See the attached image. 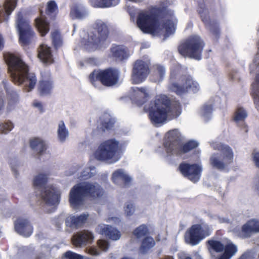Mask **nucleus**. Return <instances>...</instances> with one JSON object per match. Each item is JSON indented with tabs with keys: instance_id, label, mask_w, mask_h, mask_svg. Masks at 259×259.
Instances as JSON below:
<instances>
[{
	"instance_id": "obj_1",
	"label": "nucleus",
	"mask_w": 259,
	"mask_h": 259,
	"mask_svg": "<svg viewBox=\"0 0 259 259\" xmlns=\"http://www.w3.org/2000/svg\"><path fill=\"white\" fill-rule=\"evenodd\" d=\"M149 113V118L154 124L163 123L168 116L176 118L181 114V106L179 101L170 100L164 95L156 96L148 107H144Z\"/></svg>"
},
{
	"instance_id": "obj_2",
	"label": "nucleus",
	"mask_w": 259,
	"mask_h": 259,
	"mask_svg": "<svg viewBox=\"0 0 259 259\" xmlns=\"http://www.w3.org/2000/svg\"><path fill=\"white\" fill-rule=\"evenodd\" d=\"M4 58L14 83L23 84L28 91L34 89L37 81L36 76L34 73L29 72L28 66L20 57L8 52L4 53Z\"/></svg>"
},
{
	"instance_id": "obj_3",
	"label": "nucleus",
	"mask_w": 259,
	"mask_h": 259,
	"mask_svg": "<svg viewBox=\"0 0 259 259\" xmlns=\"http://www.w3.org/2000/svg\"><path fill=\"white\" fill-rule=\"evenodd\" d=\"M103 193V189L97 183H79L71 188L69 193V202L72 207L76 208L83 205L85 197L99 198Z\"/></svg>"
},
{
	"instance_id": "obj_4",
	"label": "nucleus",
	"mask_w": 259,
	"mask_h": 259,
	"mask_svg": "<svg viewBox=\"0 0 259 259\" xmlns=\"http://www.w3.org/2000/svg\"><path fill=\"white\" fill-rule=\"evenodd\" d=\"M167 139L163 143L166 153L168 155L181 156L195 149L198 143L193 140H190L182 144L181 135L177 130H172L166 133Z\"/></svg>"
},
{
	"instance_id": "obj_5",
	"label": "nucleus",
	"mask_w": 259,
	"mask_h": 259,
	"mask_svg": "<svg viewBox=\"0 0 259 259\" xmlns=\"http://www.w3.org/2000/svg\"><path fill=\"white\" fill-rule=\"evenodd\" d=\"M120 71L115 67H108L103 69H94L89 75L88 79L95 87L100 84L105 87H112L119 82Z\"/></svg>"
},
{
	"instance_id": "obj_6",
	"label": "nucleus",
	"mask_w": 259,
	"mask_h": 259,
	"mask_svg": "<svg viewBox=\"0 0 259 259\" xmlns=\"http://www.w3.org/2000/svg\"><path fill=\"white\" fill-rule=\"evenodd\" d=\"M205 46L202 39L198 35H191L179 45L178 51L184 57L200 60Z\"/></svg>"
},
{
	"instance_id": "obj_7",
	"label": "nucleus",
	"mask_w": 259,
	"mask_h": 259,
	"mask_svg": "<svg viewBox=\"0 0 259 259\" xmlns=\"http://www.w3.org/2000/svg\"><path fill=\"white\" fill-rule=\"evenodd\" d=\"M121 145L114 138L108 139L101 142L95 152V157L101 161L118 160L117 154L121 150Z\"/></svg>"
},
{
	"instance_id": "obj_8",
	"label": "nucleus",
	"mask_w": 259,
	"mask_h": 259,
	"mask_svg": "<svg viewBox=\"0 0 259 259\" xmlns=\"http://www.w3.org/2000/svg\"><path fill=\"white\" fill-rule=\"evenodd\" d=\"M109 35V30L107 25L104 22L97 23L94 30L89 33L84 45L87 49L96 50L102 46Z\"/></svg>"
},
{
	"instance_id": "obj_9",
	"label": "nucleus",
	"mask_w": 259,
	"mask_h": 259,
	"mask_svg": "<svg viewBox=\"0 0 259 259\" xmlns=\"http://www.w3.org/2000/svg\"><path fill=\"white\" fill-rule=\"evenodd\" d=\"M212 233L211 227L207 224L202 223L192 225L184 234L185 242L192 246L199 243L203 239L209 236Z\"/></svg>"
},
{
	"instance_id": "obj_10",
	"label": "nucleus",
	"mask_w": 259,
	"mask_h": 259,
	"mask_svg": "<svg viewBox=\"0 0 259 259\" xmlns=\"http://www.w3.org/2000/svg\"><path fill=\"white\" fill-rule=\"evenodd\" d=\"M160 12V9H157L153 12L139 13L137 18L138 27L146 33L155 32L159 25L158 13Z\"/></svg>"
},
{
	"instance_id": "obj_11",
	"label": "nucleus",
	"mask_w": 259,
	"mask_h": 259,
	"mask_svg": "<svg viewBox=\"0 0 259 259\" xmlns=\"http://www.w3.org/2000/svg\"><path fill=\"white\" fill-rule=\"evenodd\" d=\"M214 149L221 152V156L222 158L221 160L220 157L218 154H214L210 158V164L213 168L223 170L233 162L232 150L229 146L221 143L215 145L214 146Z\"/></svg>"
},
{
	"instance_id": "obj_12",
	"label": "nucleus",
	"mask_w": 259,
	"mask_h": 259,
	"mask_svg": "<svg viewBox=\"0 0 259 259\" xmlns=\"http://www.w3.org/2000/svg\"><path fill=\"white\" fill-rule=\"evenodd\" d=\"M16 23L19 32L20 44L23 46L28 45L35 33L29 24V21L24 18L22 12L17 13Z\"/></svg>"
},
{
	"instance_id": "obj_13",
	"label": "nucleus",
	"mask_w": 259,
	"mask_h": 259,
	"mask_svg": "<svg viewBox=\"0 0 259 259\" xmlns=\"http://www.w3.org/2000/svg\"><path fill=\"white\" fill-rule=\"evenodd\" d=\"M198 6L197 12L201 21L205 27L209 28L213 39L218 40L221 35V30L218 22L215 20H211L207 15L204 14L206 9L203 0H200L198 2Z\"/></svg>"
},
{
	"instance_id": "obj_14",
	"label": "nucleus",
	"mask_w": 259,
	"mask_h": 259,
	"mask_svg": "<svg viewBox=\"0 0 259 259\" xmlns=\"http://www.w3.org/2000/svg\"><path fill=\"white\" fill-rule=\"evenodd\" d=\"M181 80L182 82L181 85L176 82L170 83L169 85L170 91L179 96L187 93L189 90L194 93L198 91V83L194 81L190 76L182 75L181 77Z\"/></svg>"
},
{
	"instance_id": "obj_15",
	"label": "nucleus",
	"mask_w": 259,
	"mask_h": 259,
	"mask_svg": "<svg viewBox=\"0 0 259 259\" xmlns=\"http://www.w3.org/2000/svg\"><path fill=\"white\" fill-rule=\"evenodd\" d=\"M178 170L183 177L195 183L200 179L202 167L199 164H190L183 162L180 164Z\"/></svg>"
},
{
	"instance_id": "obj_16",
	"label": "nucleus",
	"mask_w": 259,
	"mask_h": 259,
	"mask_svg": "<svg viewBox=\"0 0 259 259\" xmlns=\"http://www.w3.org/2000/svg\"><path fill=\"white\" fill-rule=\"evenodd\" d=\"M150 73L149 64L142 60H136L134 64L131 75L133 84L143 82Z\"/></svg>"
},
{
	"instance_id": "obj_17",
	"label": "nucleus",
	"mask_w": 259,
	"mask_h": 259,
	"mask_svg": "<svg viewBox=\"0 0 259 259\" xmlns=\"http://www.w3.org/2000/svg\"><path fill=\"white\" fill-rule=\"evenodd\" d=\"M60 191L52 186L45 188L44 191L41 192L42 199L49 205L58 204L60 202Z\"/></svg>"
},
{
	"instance_id": "obj_18",
	"label": "nucleus",
	"mask_w": 259,
	"mask_h": 259,
	"mask_svg": "<svg viewBox=\"0 0 259 259\" xmlns=\"http://www.w3.org/2000/svg\"><path fill=\"white\" fill-rule=\"evenodd\" d=\"M130 56L128 49L123 45L112 44L109 49V57L115 61L122 62Z\"/></svg>"
},
{
	"instance_id": "obj_19",
	"label": "nucleus",
	"mask_w": 259,
	"mask_h": 259,
	"mask_svg": "<svg viewBox=\"0 0 259 259\" xmlns=\"http://www.w3.org/2000/svg\"><path fill=\"white\" fill-rule=\"evenodd\" d=\"M15 231L26 237H29L33 233V227L27 219L19 217L14 222Z\"/></svg>"
},
{
	"instance_id": "obj_20",
	"label": "nucleus",
	"mask_w": 259,
	"mask_h": 259,
	"mask_svg": "<svg viewBox=\"0 0 259 259\" xmlns=\"http://www.w3.org/2000/svg\"><path fill=\"white\" fill-rule=\"evenodd\" d=\"M256 233H259V221L251 219L242 226L240 234L242 238H248Z\"/></svg>"
},
{
	"instance_id": "obj_21",
	"label": "nucleus",
	"mask_w": 259,
	"mask_h": 259,
	"mask_svg": "<svg viewBox=\"0 0 259 259\" xmlns=\"http://www.w3.org/2000/svg\"><path fill=\"white\" fill-rule=\"evenodd\" d=\"M93 239L94 236L91 232L84 230L74 235L72 238V242L75 246L80 247L92 243Z\"/></svg>"
},
{
	"instance_id": "obj_22",
	"label": "nucleus",
	"mask_w": 259,
	"mask_h": 259,
	"mask_svg": "<svg viewBox=\"0 0 259 259\" xmlns=\"http://www.w3.org/2000/svg\"><path fill=\"white\" fill-rule=\"evenodd\" d=\"M134 93V100L136 104L141 106L144 104L149 97V93L146 87H135L133 88Z\"/></svg>"
},
{
	"instance_id": "obj_23",
	"label": "nucleus",
	"mask_w": 259,
	"mask_h": 259,
	"mask_svg": "<svg viewBox=\"0 0 259 259\" xmlns=\"http://www.w3.org/2000/svg\"><path fill=\"white\" fill-rule=\"evenodd\" d=\"M18 0H6L4 6H0V23L7 20L15 9Z\"/></svg>"
},
{
	"instance_id": "obj_24",
	"label": "nucleus",
	"mask_w": 259,
	"mask_h": 259,
	"mask_svg": "<svg viewBox=\"0 0 259 259\" xmlns=\"http://www.w3.org/2000/svg\"><path fill=\"white\" fill-rule=\"evenodd\" d=\"M35 24L41 36H45L49 32L50 23L46 20L42 10H40V16L35 19Z\"/></svg>"
},
{
	"instance_id": "obj_25",
	"label": "nucleus",
	"mask_w": 259,
	"mask_h": 259,
	"mask_svg": "<svg viewBox=\"0 0 259 259\" xmlns=\"http://www.w3.org/2000/svg\"><path fill=\"white\" fill-rule=\"evenodd\" d=\"M88 214H82L77 217L69 216L65 220V225L71 228H78L81 226L87 221Z\"/></svg>"
},
{
	"instance_id": "obj_26",
	"label": "nucleus",
	"mask_w": 259,
	"mask_h": 259,
	"mask_svg": "<svg viewBox=\"0 0 259 259\" xmlns=\"http://www.w3.org/2000/svg\"><path fill=\"white\" fill-rule=\"evenodd\" d=\"M29 144L30 148L39 155L45 152L47 148L45 142L38 137L30 139Z\"/></svg>"
},
{
	"instance_id": "obj_27",
	"label": "nucleus",
	"mask_w": 259,
	"mask_h": 259,
	"mask_svg": "<svg viewBox=\"0 0 259 259\" xmlns=\"http://www.w3.org/2000/svg\"><path fill=\"white\" fill-rule=\"evenodd\" d=\"M165 74V68L160 65H156L152 68L150 80L153 82L159 83L163 79Z\"/></svg>"
},
{
	"instance_id": "obj_28",
	"label": "nucleus",
	"mask_w": 259,
	"mask_h": 259,
	"mask_svg": "<svg viewBox=\"0 0 259 259\" xmlns=\"http://www.w3.org/2000/svg\"><path fill=\"white\" fill-rule=\"evenodd\" d=\"M99 229L101 234L104 235L113 240L119 239L121 236V234L119 231L109 225L100 226Z\"/></svg>"
},
{
	"instance_id": "obj_29",
	"label": "nucleus",
	"mask_w": 259,
	"mask_h": 259,
	"mask_svg": "<svg viewBox=\"0 0 259 259\" xmlns=\"http://www.w3.org/2000/svg\"><path fill=\"white\" fill-rule=\"evenodd\" d=\"M38 56L44 63H51L53 61L51 48L47 46L41 45L40 46Z\"/></svg>"
},
{
	"instance_id": "obj_30",
	"label": "nucleus",
	"mask_w": 259,
	"mask_h": 259,
	"mask_svg": "<svg viewBox=\"0 0 259 259\" xmlns=\"http://www.w3.org/2000/svg\"><path fill=\"white\" fill-rule=\"evenodd\" d=\"M53 88V81L50 79L41 80L39 81L38 91L41 96L51 94Z\"/></svg>"
},
{
	"instance_id": "obj_31",
	"label": "nucleus",
	"mask_w": 259,
	"mask_h": 259,
	"mask_svg": "<svg viewBox=\"0 0 259 259\" xmlns=\"http://www.w3.org/2000/svg\"><path fill=\"white\" fill-rule=\"evenodd\" d=\"M94 8H106L117 5L119 0H90Z\"/></svg>"
},
{
	"instance_id": "obj_32",
	"label": "nucleus",
	"mask_w": 259,
	"mask_h": 259,
	"mask_svg": "<svg viewBox=\"0 0 259 259\" xmlns=\"http://www.w3.org/2000/svg\"><path fill=\"white\" fill-rule=\"evenodd\" d=\"M46 14L50 19L54 20L58 14V7L55 1H49L47 4L46 9Z\"/></svg>"
},
{
	"instance_id": "obj_33",
	"label": "nucleus",
	"mask_w": 259,
	"mask_h": 259,
	"mask_svg": "<svg viewBox=\"0 0 259 259\" xmlns=\"http://www.w3.org/2000/svg\"><path fill=\"white\" fill-rule=\"evenodd\" d=\"M119 180L122 181L125 185L129 184L131 181V178L125 174L121 169L115 171L112 176V180L113 183H117Z\"/></svg>"
},
{
	"instance_id": "obj_34",
	"label": "nucleus",
	"mask_w": 259,
	"mask_h": 259,
	"mask_svg": "<svg viewBox=\"0 0 259 259\" xmlns=\"http://www.w3.org/2000/svg\"><path fill=\"white\" fill-rule=\"evenodd\" d=\"M85 10L78 6H73L70 10V16L72 19H82L87 16Z\"/></svg>"
},
{
	"instance_id": "obj_35",
	"label": "nucleus",
	"mask_w": 259,
	"mask_h": 259,
	"mask_svg": "<svg viewBox=\"0 0 259 259\" xmlns=\"http://www.w3.org/2000/svg\"><path fill=\"white\" fill-rule=\"evenodd\" d=\"M155 244V241L153 238L150 236L145 237L141 242V245L140 247V251L145 254L152 248Z\"/></svg>"
},
{
	"instance_id": "obj_36",
	"label": "nucleus",
	"mask_w": 259,
	"mask_h": 259,
	"mask_svg": "<svg viewBox=\"0 0 259 259\" xmlns=\"http://www.w3.org/2000/svg\"><path fill=\"white\" fill-rule=\"evenodd\" d=\"M250 95L254 99V104H257L259 102V72L256 74L254 82L251 84Z\"/></svg>"
},
{
	"instance_id": "obj_37",
	"label": "nucleus",
	"mask_w": 259,
	"mask_h": 259,
	"mask_svg": "<svg viewBox=\"0 0 259 259\" xmlns=\"http://www.w3.org/2000/svg\"><path fill=\"white\" fill-rule=\"evenodd\" d=\"M48 181V175L45 174H39L33 179V185L35 188L45 187Z\"/></svg>"
},
{
	"instance_id": "obj_38",
	"label": "nucleus",
	"mask_w": 259,
	"mask_h": 259,
	"mask_svg": "<svg viewBox=\"0 0 259 259\" xmlns=\"http://www.w3.org/2000/svg\"><path fill=\"white\" fill-rule=\"evenodd\" d=\"M57 136L61 142H64L69 136V132L63 121L59 122L57 130Z\"/></svg>"
},
{
	"instance_id": "obj_39",
	"label": "nucleus",
	"mask_w": 259,
	"mask_h": 259,
	"mask_svg": "<svg viewBox=\"0 0 259 259\" xmlns=\"http://www.w3.org/2000/svg\"><path fill=\"white\" fill-rule=\"evenodd\" d=\"M206 244L209 250H213L216 252H221L224 249V245L221 241L218 240H208L206 242Z\"/></svg>"
},
{
	"instance_id": "obj_40",
	"label": "nucleus",
	"mask_w": 259,
	"mask_h": 259,
	"mask_svg": "<svg viewBox=\"0 0 259 259\" xmlns=\"http://www.w3.org/2000/svg\"><path fill=\"white\" fill-rule=\"evenodd\" d=\"M247 116L246 110L242 107H238L234 112L233 120L236 123L244 122Z\"/></svg>"
},
{
	"instance_id": "obj_41",
	"label": "nucleus",
	"mask_w": 259,
	"mask_h": 259,
	"mask_svg": "<svg viewBox=\"0 0 259 259\" xmlns=\"http://www.w3.org/2000/svg\"><path fill=\"white\" fill-rule=\"evenodd\" d=\"M52 44L56 49L62 46L63 44L62 38L60 33L58 30H55L51 33Z\"/></svg>"
},
{
	"instance_id": "obj_42",
	"label": "nucleus",
	"mask_w": 259,
	"mask_h": 259,
	"mask_svg": "<svg viewBox=\"0 0 259 259\" xmlns=\"http://www.w3.org/2000/svg\"><path fill=\"white\" fill-rule=\"evenodd\" d=\"M149 233L148 229L145 225H141L133 231L134 235L137 238H141L147 235Z\"/></svg>"
},
{
	"instance_id": "obj_43",
	"label": "nucleus",
	"mask_w": 259,
	"mask_h": 259,
	"mask_svg": "<svg viewBox=\"0 0 259 259\" xmlns=\"http://www.w3.org/2000/svg\"><path fill=\"white\" fill-rule=\"evenodd\" d=\"M224 253L229 257L233 256L237 251V246L232 242H228L224 246Z\"/></svg>"
},
{
	"instance_id": "obj_44",
	"label": "nucleus",
	"mask_w": 259,
	"mask_h": 259,
	"mask_svg": "<svg viewBox=\"0 0 259 259\" xmlns=\"http://www.w3.org/2000/svg\"><path fill=\"white\" fill-rule=\"evenodd\" d=\"M162 27L165 30L166 33L168 35L172 34L175 32V28L172 21L169 20H166L162 24Z\"/></svg>"
},
{
	"instance_id": "obj_45",
	"label": "nucleus",
	"mask_w": 259,
	"mask_h": 259,
	"mask_svg": "<svg viewBox=\"0 0 259 259\" xmlns=\"http://www.w3.org/2000/svg\"><path fill=\"white\" fill-rule=\"evenodd\" d=\"M115 121L112 118H109L101 122V128L103 132L111 130L114 125Z\"/></svg>"
},
{
	"instance_id": "obj_46",
	"label": "nucleus",
	"mask_w": 259,
	"mask_h": 259,
	"mask_svg": "<svg viewBox=\"0 0 259 259\" xmlns=\"http://www.w3.org/2000/svg\"><path fill=\"white\" fill-rule=\"evenodd\" d=\"M13 124L11 121H8L0 124V131L2 133L6 134L11 131L13 128Z\"/></svg>"
},
{
	"instance_id": "obj_47",
	"label": "nucleus",
	"mask_w": 259,
	"mask_h": 259,
	"mask_svg": "<svg viewBox=\"0 0 259 259\" xmlns=\"http://www.w3.org/2000/svg\"><path fill=\"white\" fill-rule=\"evenodd\" d=\"M65 257L67 259H82L81 255L78 254L71 251H67L64 253Z\"/></svg>"
},
{
	"instance_id": "obj_48",
	"label": "nucleus",
	"mask_w": 259,
	"mask_h": 259,
	"mask_svg": "<svg viewBox=\"0 0 259 259\" xmlns=\"http://www.w3.org/2000/svg\"><path fill=\"white\" fill-rule=\"evenodd\" d=\"M97 244L99 247L103 251H106L109 247L108 242L103 239L99 240L97 242Z\"/></svg>"
},
{
	"instance_id": "obj_49",
	"label": "nucleus",
	"mask_w": 259,
	"mask_h": 259,
	"mask_svg": "<svg viewBox=\"0 0 259 259\" xmlns=\"http://www.w3.org/2000/svg\"><path fill=\"white\" fill-rule=\"evenodd\" d=\"M124 211L127 216L132 215L135 211V207L133 204H127L124 207Z\"/></svg>"
},
{
	"instance_id": "obj_50",
	"label": "nucleus",
	"mask_w": 259,
	"mask_h": 259,
	"mask_svg": "<svg viewBox=\"0 0 259 259\" xmlns=\"http://www.w3.org/2000/svg\"><path fill=\"white\" fill-rule=\"evenodd\" d=\"M212 105H204L202 108V110L204 114H207L211 113L212 111Z\"/></svg>"
},
{
	"instance_id": "obj_51",
	"label": "nucleus",
	"mask_w": 259,
	"mask_h": 259,
	"mask_svg": "<svg viewBox=\"0 0 259 259\" xmlns=\"http://www.w3.org/2000/svg\"><path fill=\"white\" fill-rule=\"evenodd\" d=\"M33 105L34 107L37 108L40 113H42L44 112L43 106L40 102H39L35 100L34 101Z\"/></svg>"
},
{
	"instance_id": "obj_52",
	"label": "nucleus",
	"mask_w": 259,
	"mask_h": 259,
	"mask_svg": "<svg viewBox=\"0 0 259 259\" xmlns=\"http://www.w3.org/2000/svg\"><path fill=\"white\" fill-rule=\"evenodd\" d=\"M253 160L256 166L259 168V152L253 153Z\"/></svg>"
},
{
	"instance_id": "obj_53",
	"label": "nucleus",
	"mask_w": 259,
	"mask_h": 259,
	"mask_svg": "<svg viewBox=\"0 0 259 259\" xmlns=\"http://www.w3.org/2000/svg\"><path fill=\"white\" fill-rule=\"evenodd\" d=\"M178 73L179 69H175L172 70L170 74V79H171V81H174L176 79Z\"/></svg>"
},
{
	"instance_id": "obj_54",
	"label": "nucleus",
	"mask_w": 259,
	"mask_h": 259,
	"mask_svg": "<svg viewBox=\"0 0 259 259\" xmlns=\"http://www.w3.org/2000/svg\"><path fill=\"white\" fill-rule=\"evenodd\" d=\"M89 252L93 255H98L100 254V251L95 247H92L89 249Z\"/></svg>"
},
{
	"instance_id": "obj_55",
	"label": "nucleus",
	"mask_w": 259,
	"mask_h": 259,
	"mask_svg": "<svg viewBox=\"0 0 259 259\" xmlns=\"http://www.w3.org/2000/svg\"><path fill=\"white\" fill-rule=\"evenodd\" d=\"M4 39L1 34H0V51H2L4 48Z\"/></svg>"
},
{
	"instance_id": "obj_56",
	"label": "nucleus",
	"mask_w": 259,
	"mask_h": 259,
	"mask_svg": "<svg viewBox=\"0 0 259 259\" xmlns=\"http://www.w3.org/2000/svg\"><path fill=\"white\" fill-rule=\"evenodd\" d=\"M231 257L227 255L225 253L222 255L219 259H230Z\"/></svg>"
},
{
	"instance_id": "obj_57",
	"label": "nucleus",
	"mask_w": 259,
	"mask_h": 259,
	"mask_svg": "<svg viewBox=\"0 0 259 259\" xmlns=\"http://www.w3.org/2000/svg\"><path fill=\"white\" fill-rule=\"evenodd\" d=\"M4 106V100L0 98V110H2V109Z\"/></svg>"
},
{
	"instance_id": "obj_58",
	"label": "nucleus",
	"mask_w": 259,
	"mask_h": 259,
	"mask_svg": "<svg viewBox=\"0 0 259 259\" xmlns=\"http://www.w3.org/2000/svg\"><path fill=\"white\" fill-rule=\"evenodd\" d=\"M163 259H174V258L173 257V256L167 255L165 256Z\"/></svg>"
},
{
	"instance_id": "obj_59",
	"label": "nucleus",
	"mask_w": 259,
	"mask_h": 259,
	"mask_svg": "<svg viewBox=\"0 0 259 259\" xmlns=\"http://www.w3.org/2000/svg\"><path fill=\"white\" fill-rule=\"evenodd\" d=\"M130 2L135 3H140L143 2L144 0H129Z\"/></svg>"
},
{
	"instance_id": "obj_60",
	"label": "nucleus",
	"mask_w": 259,
	"mask_h": 259,
	"mask_svg": "<svg viewBox=\"0 0 259 259\" xmlns=\"http://www.w3.org/2000/svg\"><path fill=\"white\" fill-rule=\"evenodd\" d=\"M12 170L14 171V172L15 174V176L16 177L17 175H18L17 171L16 170H15L14 167H12Z\"/></svg>"
},
{
	"instance_id": "obj_61",
	"label": "nucleus",
	"mask_w": 259,
	"mask_h": 259,
	"mask_svg": "<svg viewBox=\"0 0 259 259\" xmlns=\"http://www.w3.org/2000/svg\"><path fill=\"white\" fill-rule=\"evenodd\" d=\"M180 259H192V258L190 256H187Z\"/></svg>"
},
{
	"instance_id": "obj_62",
	"label": "nucleus",
	"mask_w": 259,
	"mask_h": 259,
	"mask_svg": "<svg viewBox=\"0 0 259 259\" xmlns=\"http://www.w3.org/2000/svg\"><path fill=\"white\" fill-rule=\"evenodd\" d=\"M257 49H258V50L259 51V41L257 43Z\"/></svg>"
},
{
	"instance_id": "obj_63",
	"label": "nucleus",
	"mask_w": 259,
	"mask_h": 259,
	"mask_svg": "<svg viewBox=\"0 0 259 259\" xmlns=\"http://www.w3.org/2000/svg\"><path fill=\"white\" fill-rule=\"evenodd\" d=\"M258 31H259V30Z\"/></svg>"
}]
</instances>
